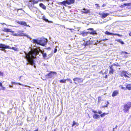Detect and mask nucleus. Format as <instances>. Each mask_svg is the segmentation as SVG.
I'll return each instance as SVG.
<instances>
[{"label": "nucleus", "instance_id": "b1692460", "mask_svg": "<svg viewBox=\"0 0 131 131\" xmlns=\"http://www.w3.org/2000/svg\"><path fill=\"white\" fill-rule=\"evenodd\" d=\"M6 89V88L3 86L2 83L0 82V90H4Z\"/></svg>", "mask_w": 131, "mask_h": 131}, {"label": "nucleus", "instance_id": "37998d69", "mask_svg": "<svg viewBox=\"0 0 131 131\" xmlns=\"http://www.w3.org/2000/svg\"><path fill=\"white\" fill-rule=\"evenodd\" d=\"M121 88L122 89L124 90H126V87L125 88V87H124L122 86V85H121Z\"/></svg>", "mask_w": 131, "mask_h": 131}, {"label": "nucleus", "instance_id": "4c0bfd02", "mask_svg": "<svg viewBox=\"0 0 131 131\" xmlns=\"http://www.w3.org/2000/svg\"><path fill=\"white\" fill-rule=\"evenodd\" d=\"M12 84H19L20 85H22L21 84L19 83H15V82H12Z\"/></svg>", "mask_w": 131, "mask_h": 131}, {"label": "nucleus", "instance_id": "c03bdc74", "mask_svg": "<svg viewBox=\"0 0 131 131\" xmlns=\"http://www.w3.org/2000/svg\"><path fill=\"white\" fill-rule=\"evenodd\" d=\"M0 76H3V72L0 71Z\"/></svg>", "mask_w": 131, "mask_h": 131}, {"label": "nucleus", "instance_id": "aec40b11", "mask_svg": "<svg viewBox=\"0 0 131 131\" xmlns=\"http://www.w3.org/2000/svg\"><path fill=\"white\" fill-rule=\"evenodd\" d=\"M75 0H67L68 4V5L74 4L75 3Z\"/></svg>", "mask_w": 131, "mask_h": 131}, {"label": "nucleus", "instance_id": "a211bd4d", "mask_svg": "<svg viewBox=\"0 0 131 131\" xmlns=\"http://www.w3.org/2000/svg\"><path fill=\"white\" fill-rule=\"evenodd\" d=\"M91 41L90 40L87 41L83 43V45L85 46H88L91 45Z\"/></svg>", "mask_w": 131, "mask_h": 131}, {"label": "nucleus", "instance_id": "412c9836", "mask_svg": "<svg viewBox=\"0 0 131 131\" xmlns=\"http://www.w3.org/2000/svg\"><path fill=\"white\" fill-rule=\"evenodd\" d=\"M93 118L94 119H97L100 118V116L96 114H94L93 115Z\"/></svg>", "mask_w": 131, "mask_h": 131}, {"label": "nucleus", "instance_id": "f257e3e1", "mask_svg": "<svg viewBox=\"0 0 131 131\" xmlns=\"http://www.w3.org/2000/svg\"><path fill=\"white\" fill-rule=\"evenodd\" d=\"M39 51L42 54L44 53L43 51H42L39 49V50L38 48H34L31 50L28 53H26V58L27 59L28 62L31 65H33L35 68L36 66L35 63L34 62L33 59L36 58V55L39 54Z\"/></svg>", "mask_w": 131, "mask_h": 131}, {"label": "nucleus", "instance_id": "2f4dec72", "mask_svg": "<svg viewBox=\"0 0 131 131\" xmlns=\"http://www.w3.org/2000/svg\"><path fill=\"white\" fill-rule=\"evenodd\" d=\"M66 79L61 80L59 82L61 83H66Z\"/></svg>", "mask_w": 131, "mask_h": 131}, {"label": "nucleus", "instance_id": "4be33fe9", "mask_svg": "<svg viewBox=\"0 0 131 131\" xmlns=\"http://www.w3.org/2000/svg\"><path fill=\"white\" fill-rule=\"evenodd\" d=\"M39 6L43 9L46 10V7L42 3H40Z\"/></svg>", "mask_w": 131, "mask_h": 131}, {"label": "nucleus", "instance_id": "680f3d73", "mask_svg": "<svg viewBox=\"0 0 131 131\" xmlns=\"http://www.w3.org/2000/svg\"><path fill=\"white\" fill-rule=\"evenodd\" d=\"M80 0H76V2H77L78 1H79Z\"/></svg>", "mask_w": 131, "mask_h": 131}, {"label": "nucleus", "instance_id": "6e6d98bb", "mask_svg": "<svg viewBox=\"0 0 131 131\" xmlns=\"http://www.w3.org/2000/svg\"><path fill=\"white\" fill-rule=\"evenodd\" d=\"M106 5V4H103L102 6V7H104Z\"/></svg>", "mask_w": 131, "mask_h": 131}, {"label": "nucleus", "instance_id": "c9c22d12", "mask_svg": "<svg viewBox=\"0 0 131 131\" xmlns=\"http://www.w3.org/2000/svg\"><path fill=\"white\" fill-rule=\"evenodd\" d=\"M42 56L44 59H45L47 57V54L46 53H44L43 54H42Z\"/></svg>", "mask_w": 131, "mask_h": 131}, {"label": "nucleus", "instance_id": "f8f14e48", "mask_svg": "<svg viewBox=\"0 0 131 131\" xmlns=\"http://www.w3.org/2000/svg\"><path fill=\"white\" fill-rule=\"evenodd\" d=\"M82 14H87L90 13V10L85 8H83L81 11Z\"/></svg>", "mask_w": 131, "mask_h": 131}, {"label": "nucleus", "instance_id": "79ce46f5", "mask_svg": "<svg viewBox=\"0 0 131 131\" xmlns=\"http://www.w3.org/2000/svg\"><path fill=\"white\" fill-rule=\"evenodd\" d=\"M43 19L45 20L46 22H49L48 20L47 19H46L45 17H43Z\"/></svg>", "mask_w": 131, "mask_h": 131}, {"label": "nucleus", "instance_id": "864d4df0", "mask_svg": "<svg viewBox=\"0 0 131 131\" xmlns=\"http://www.w3.org/2000/svg\"><path fill=\"white\" fill-rule=\"evenodd\" d=\"M108 40V39L106 38L105 39H103L102 40V41H105L106 40Z\"/></svg>", "mask_w": 131, "mask_h": 131}, {"label": "nucleus", "instance_id": "09e8293b", "mask_svg": "<svg viewBox=\"0 0 131 131\" xmlns=\"http://www.w3.org/2000/svg\"><path fill=\"white\" fill-rule=\"evenodd\" d=\"M102 113V112L100 111H99L98 112V113L99 114H101V113Z\"/></svg>", "mask_w": 131, "mask_h": 131}, {"label": "nucleus", "instance_id": "ddd939ff", "mask_svg": "<svg viewBox=\"0 0 131 131\" xmlns=\"http://www.w3.org/2000/svg\"><path fill=\"white\" fill-rule=\"evenodd\" d=\"M109 67L110 69V70L109 71V73L110 74H113L114 72L115 71V70L113 69L112 66H109Z\"/></svg>", "mask_w": 131, "mask_h": 131}, {"label": "nucleus", "instance_id": "7ed1b4c3", "mask_svg": "<svg viewBox=\"0 0 131 131\" xmlns=\"http://www.w3.org/2000/svg\"><path fill=\"white\" fill-rule=\"evenodd\" d=\"M42 1L41 0H30L27 4L28 7L30 9L33 8H36V7L34 6V4H37L39 2Z\"/></svg>", "mask_w": 131, "mask_h": 131}, {"label": "nucleus", "instance_id": "0eeeda50", "mask_svg": "<svg viewBox=\"0 0 131 131\" xmlns=\"http://www.w3.org/2000/svg\"><path fill=\"white\" fill-rule=\"evenodd\" d=\"M87 30H89L88 32L89 34H92L93 35H96L97 34L96 32V31L94 30L93 28H90L87 29Z\"/></svg>", "mask_w": 131, "mask_h": 131}, {"label": "nucleus", "instance_id": "473e14b6", "mask_svg": "<svg viewBox=\"0 0 131 131\" xmlns=\"http://www.w3.org/2000/svg\"><path fill=\"white\" fill-rule=\"evenodd\" d=\"M102 100V97L101 96H99L98 97V103H99Z\"/></svg>", "mask_w": 131, "mask_h": 131}, {"label": "nucleus", "instance_id": "e433bc0d", "mask_svg": "<svg viewBox=\"0 0 131 131\" xmlns=\"http://www.w3.org/2000/svg\"><path fill=\"white\" fill-rule=\"evenodd\" d=\"M124 4L125 7L126 6H130V3H124Z\"/></svg>", "mask_w": 131, "mask_h": 131}, {"label": "nucleus", "instance_id": "20e7f679", "mask_svg": "<svg viewBox=\"0 0 131 131\" xmlns=\"http://www.w3.org/2000/svg\"><path fill=\"white\" fill-rule=\"evenodd\" d=\"M131 108V102H128L126 103L123 106V111L124 113H128L129 110Z\"/></svg>", "mask_w": 131, "mask_h": 131}, {"label": "nucleus", "instance_id": "58836bf2", "mask_svg": "<svg viewBox=\"0 0 131 131\" xmlns=\"http://www.w3.org/2000/svg\"><path fill=\"white\" fill-rule=\"evenodd\" d=\"M66 80H67L69 82L71 83H72V81L69 78H67L66 79Z\"/></svg>", "mask_w": 131, "mask_h": 131}, {"label": "nucleus", "instance_id": "603ef678", "mask_svg": "<svg viewBox=\"0 0 131 131\" xmlns=\"http://www.w3.org/2000/svg\"><path fill=\"white\" fill-rule=\"evenodd\" d=\"M95 5L97 7H99L100 6L98 4H95Z\"/></svg>", "mask_w": 131, "mask_h": 131}, {"label": "nucleus", "instance_id": "f03ea898", "mask_svg": "<svg viewBox=\"0 0 131 131\" xmlns=\"http://www.w3.org/2000/svg\"><path fill=\"white\" fill-rule=\"evenodd\" d=\"M33 42L34 43H36L43 46H44L47 44V39L44 38H40L39 40L33 39Z\"/></svg>", "mask_w": 131, "mask_h": 131}, {"label": "nucleus", "instance_id": "39448f33", "mask_svg": "<svg viewBox=\"0 0 131 131\" xmlns=\"http://www.w3.org/2000/svg\"><path fill=\"white\" fill-rule=\"evenodd\" d=\"M0 48H2L3 50H4L5 49H12L15 51L18 50L15 47H10L2 43L0 44Z\"/></svg>", "mask_w": 131, "mask_h": 131}, {"label": "nucleus", "instance_id": "f3484780", "mask_svg": "<svg viewBox=\"0 0 131 131\" xmlns=\"http://www.w3.org/2000/svg\"><path fill=\"white\" fill-rule=\"evenodd\" d=\"M2 30L4 32H10L13 33L14 32V31H12L11 29L7 28H4V29H3Z\"/></svg>", "mask_w": 131, "mask_h": 131}, {"label": "nucleus", "instance_id": "4468645a", "mask_svg": "<svg viewBox=\"0 0 131 131\" xmlns=\"http://www.w3.org/2000/svg\"><path fill=\"white\" fill-rule=\"evenodd\" d=\"M99 15L101 16V17L102 18H106L109 15V14L108 13H103L102 14L100 13Z\"/></svg>", "mask_w": 131, "mask_h": 131}, {"label": "nucleus", "instance_id": "9b49d317", "mask_svg": "<svg viewBox=\"0 0 131 131\" xmlns=\"http://www.w3.org/2000/svg\"><path fill=\"white\" fill-rule=\"evenodd\" d=\"M119 93V90H114L112 93V96L113 97L117 96L118 94Z\"/></svg>", "mask_w": 131, "mask_h": 131}, {"label": "nucleus", "instance_id": "a19ab883", "mask_svg": "<svg viewBox=\"0 0 131 131\" xmlns=\"http://www.w3.org/2000/svg\"><path fill=\"white\" fill-rule=\"evenodd\" d=\"M67 29H68L70 30L71 32H73V31L74 30V29H72V28H67Z\"/></svg>", "mask_w": 131, "mask_h": 131}, {"label": "nucleus", "instance_id": "0e129e2a", "mask_svg": "<svg viewBox=\"0 0 131 131\" xmlns=\"http://www.w3.org/2000/svg\"><path fill=\"white\" fill-rule=\"evenodd\" d=\"M115 128H113V131H114V129H115Z\"/></svg>", "mask_w": 131, "mask_h": 131}, {"label": "nucleus", "instance_id": "f704fd0d", "mask_svg": "<svg viewBox=\"0 0 131 131\" xmlns=\"http://www.w3.org/2000/svg\"><path fill=\"white\" fill-rule=\"evenodd\" d=\"M106 102L107 103L106 104V105L103 106V107H107L108 105L109 104V103L108 101H107Z\"/></svg>", "mask_w": 131, "mask_h": 131}, {"label": "nucleus", "instance_id": "c756f323", "mask_svg": "<svg viewBox=\"0 0 131 131\" xmlns=\"http://www.w3.org/2000/svg\"><path fill=\"white\" fill-rule=\"evenodd\" d=\"M107 113H103L102 114H101L100 115V116L101 117H104V116H105L106 115L108 114Z\"/></svg>", "mask_w": 131, "mask_h": 131}, {"label": "nucleus", "instance_id": "5701e85b", "mask_svg": "<svg viewBox=\"0 0 131 131\" xmlns=\"http://www.w3.org/2000/svg\"><path fill=\"white\" fill-rule=\"evenodd\" d=\"M18 34L19 36H23L24 35V34L23 32V31H21L20 30H19L18 31Z\"/></svg>", "mask_w": 131, "mask_h": 131}, {"label": "nucleus", "instance_id": "774afa93", "mask_svg": "<svg viewBox=\"0 0 131 131\" xmlns=\"http://www.w3.org/2000/svg\"><path fill=\"white\" fill-rule=\"evenodd\" d=\"M4 24H4V23H2V25Z\"/></svg>", "mask_w": 131, "mask_h": 131}, {"label": "nucleus", "instance_id": "5fc2aeb1", "mask_svg": "<svg viewBox=\"0 0 131 131\" xmlns=\"http://www.w3.org/2000/svg\"><path fill=\"white\" fill-rule=\"evenodd\" d=\"M23 76H21L19 77V80L20 81L21 80V77H23Z\"/></svg>", "mask_w": 131, "mask_h": 131}, {"label": "nucleus", "instance_id": "13d9d810", "mask_svg": "<svg viewBox=\"0 0 131 131\" xmlns=\"http://www.w3.org/2000/svg\"><path fill=\"white\" fill-rule=\"evenodd\" d=\"M129 35L130 36H131V32L129 34Z\"/></svg>", "mask_w": 131, "mask_h": 131}, {"label": "nucleus", "instance_id": "423d86ee", "mask_svg": "<svg viewBox=\"0 0 131 131\" xmlns=\"http://www.w3.org/2000/svg\"><path fill=\"white\" fill-rule=\"evenodd\" d=\"M120 76L123 77H124L125 78H130V77L128 75H129L128 73V72L124 70H123L120 72Z\"/></svg>", "mask_w": 131, "mask_h": 131}, {"label": "nucleus", "instance_id": "49530a36", "mask_svg": "<svg viewBox=\"0 0 131 131\" xmlns=\"http://www.w3.org/2000/svg\"><path fill=\"white\" fill-rule=\"evenodd\" d=\"M57 48H56L54 49V53H55L57 52Z\"/></svg>", "mask_w": 131, "mask_h": 131}, {"label": "nucleus", "instance_id": "e2e57ef3", "mask_svg": "<svg viewBox=\"0 0 131 131\" xmlns=\"http://www.w3.org/2000/svg\"><path fill=\"white\" fill-rule=\"evenodd\" d=\"M117 125H116V126L115 128H115L116 129L117 128Z\"/></svg>", "mask_w": 131, "mask_h": 131}, {"label": "nucleus", "instance_id": "a18cd8bd", "mask_svg": "<svg viewBox=\"0 0 131 131\" xmlns=\"http://www.w3.org/2000/svg\"><path fill=\"white\" fill-rule=\"evenodd\" d=\"M17 13H18V12L19 10H22V11H23V10L21 8L19 9H17Z\"/></svg>", "mask_w": 131, "mask_h": 131}, {"label": "nucleus", "instance_id": "c85d7f7f", "mask_svg": "<svg viewBox=\"0 0 131 131\" xmlns=\"http://www.w3.org/2000/svg\"><path fill=\"white\" fill-rule=\"evenodd\" d=\"M91 41V45H97V42H98V41L97 40L96 41V42L95 41Z\"/></svg>", "mask_w": 131, "mask_h": 131}, {"label": "nucleus", "instance_id": "6e6552de", "mask_svg": "<svg viewBox=\"0 0 131 131\" xmlns=\"http://www.w3.org/2000/svg\"><path fill=\"white\" fill-rule=\"evenodd\" d=\"M57 74L56 72L50 71L49 73L46 74V77L47 78H51L53 77V74Z\"/></svg>", "mask_w": 131, "mask_h": 131}, {"label": "nucleus", "instance_id": "052dcab7", "mask_svg": "<svg viewBox=\"0 0 131 131\" xmlns=\"http://www.w3.org/2000/svg\"><path fill=\"white\" fill-rule=\"evenodd\" d=\"M104 77L105 78H107V75H105V76Z\"/></svg>", "mask_w": 131, "mask_h": 131}, {"label": "nucleus", "instance_id": "cd10ccee", "mask_svg": "<svg viewBox=\"0 0 131 131\" xmlns=\"http://www.w3.org/2000/svg\"><path fill=\"white\" fill-rule=\"evenodd\" d=\"M110 66H112V67H113L114 66H116V67H118V66L120 67V65H119L118 63L117 62L116 63H114L112 64Z\"/></svg>", "mask_w": 131, "mask_h": 131}, {"label": "nucleus", "instance_id": "4d7b16f0", "mask_svg": "<svg viewBox=\"0 0 131 131\" xmlns=\"http://www.w3.org/2000/svg\"><path fill=\"white\" fill-rule=\"evenodd\" d=\"M38 128H37V129L36 130H34V131H38Z\"/></svg>", "mask_w": 131, "mask_h": 131}, {"label": "nucleus", "instance_id": "72a5a7b5", "mask_svg": "<svg viewBox=\"0 0 131 131\" xmlns=\"http://www.w3.org/2000/svg\"><path fill=\"white\" fill-rule=\"evenodd\" d=\"M121 53L122 54H129V53H128L126 51H122L121 52Z\"/></svg>", "mask_w": 131, "mask_h": 131}, {"label": "nucleus", "instance_id": "9d476101", "mask_svg": "<svg viewBox=\"0 0 131 131\" xmlns=\"http://www.w3.org/2000/svg\"><path fill=\"white\" fill-rule=\"evenodd\" d=\"M105 34L107 35H110L112 36H117L119 37H122V35H121L116 33L114 34L112 33H111L107 31H106L105 32Z\"/></svg>", "mask_w": 131, "mask_h": 131}, {"label": "nucleus", "instance_id": "8fccbe9b", "mask_svg": "<svg viewBox=\"0 0 131 131\" xmlns=\"http://www.w3.org/2000/svg\"><path fill=\"white\" fill-rule=\"evenodd\" d=\"M120 7L121 8H123L124 7H125V6H124V4H123V5H121V6H120Z\"/></svg>", "mask_w": 131, "mask_h": 131}, {"label": "nucleus", "instance_id": "bf43d9fd", "mask_svg": "<svg viewBox=\"0 0 131 131\" xmlns=\"http://www.w3.org/2000/svg\"><path fill=\"white\" fill-rule=\"evenodd\" d=\"M47 49H48L50 50L51 49V48L50 47H48V48H47Z\"/></svg>", "mask_w": 131, "mask_h": 131}, {"label": "nucleus", "instance_id": "de8ad7c7", "mask_svg": "<svg viewBox=\"0 0 131 131\" xmlns=\"http://www.w3.org/2000/svg\"><path fill=\"white\" fill-rule=\"evenodd\" d=\"M92 112L94 113H97L96 111L95 110H93L92 111Z\"/></svg>", "mask_w": 131, "mask_h": 131}, {"label": "nucleus", "instance_id": "7c9ffc66", "mask_svg": "<svg viewBox=\"0 0 131 131\" xmlns=\"http://www.w3.org/2000/svg\"><path fill=\"white\" fill-rule=\"evenodd\" d=\"M79 124L75 122L74 121H73V124L72 125V126L73 127L75 125H76L77 126H78L79 125Z\"/></svg>", "mask_w": 131, "mask_h": 131}, {"label": "nucleus", "instance_id": "dca6fc26", "mask_svg": "<svg viewBox=\"0 0 131 131\" xmlns=\"http://www.w3.org/2000/svg\"><path fill=\"white\" fill-rule=\"evenodd\" d=\"M58 3L59 5H63L65 6L66 5V4L68 5V3L67 0L64 1L62 2H58Z\"/></svg>", "mask_w": 131, "mask_h": 131}, {"label": "nucleus", "instance_id": "393cba45", "mask_svg": "<svg viewBox=\"0 0 131 131\" xmlns=\"http://www.w3.org/2000/svg\"><path fill=\"white\" fill-rule=\"evenodd\" d=\"M89 34L88 32H83L81 33V34L83 37L87 35L88 34Z\"/></svg>", "mask_w": 131, "mask_h": 131}, {"label": "nucleus", "instance_id": "338daca9", "mask_svg": "<svg viewBox=\"0 0 131 131\" xmlns=\"http://www.w3.org/2000/svg\"><path fill=\"white\" fill-rule=\"evenodd\" d=\"M128 57L127 56H125V58H126V57Z\"/></svg>", "mask_w": 131, "mask_h": 131}, {"label": "nucleus", "instance_id": "1a4fd4ad", "mask_svg": "<svg viewBox=\"0 0 131 131\" xmlns=\"http://www.w3.org/2000/svg\"><path fill=\"white\" fill-rule=\"evenodd\" d=\"M73 80L74 81V83L76 84H77V83H82L83 81V80L82 79L78 77L73 78Z\"/></svg>", "mask_w": 131, "mask_h": 131}, {"label": "nucleus", "instance_id": "6ab92c4d", "mask_svg": "<svg viewBox=\"0 0 131 131\" xmlns=\"http://www.w3.org/2000/svg\"><path fill=\"white\" fill-rule=\"evenodd\" d=\"M126 90L127 89L129 90H131V84H127L126 86Z\"/></svg>", "mask_w": 131, "mask_h": 131}, {"label": "nucleus", "instance_id": "ea45409f", "mask_svg": "<svg viewBox=\"0 0 131 131\" xmlns=\"http://www.w3.org/2000/svg\"><path fill=\"white\" fill-rule=\"evenodd\" d=\"M24 36H26L27 37V38H28L30 39V38L29 37V35H26L25 34H24Z\"/></svg>", "mask_w": 131, "mask_h": 131}, {"label": "nucleus", "instance_id": "a878e982", "mask_svg": "<svg viewBox=\"0 0 131 131\" xmlns=\"http://www.w3.org/2000/svg\"><path fill=\"white\" fill-rule=\"evenodd\" d=\"M115 41L120 43L121 44L123 45L124 44V42L122 41L121 40V39H118L115 40Z\"/></svg>", "mask_w": 131, "mask_h": 131}, {"label": "nucleus", "instance_id": "bb28decb", "mask_svg": "<svg viewBox=\"0 0 131 131\" xmlns=\"http://www.w3.org/2000/svg\"><path fill=\"white\" fill-rule=\"evenodd\" d=\"M115 41L120 43L121 44L123 45L124 44V42L122 41L121 40V39H118L115 40Z\"/></svg>", "mask_w": 131, "mask_h": 131}, {"label": "nucleus", "instance_id": "3c124183", "mask_svg": "<svg viewBox=\"0 0 131 131\" xmlns=\"http://www.w3.org/2000/svg\"><path fill=\"white\" fill-rule=\"evenodd\" d=\"M14 35L15 36H19V35L18 34H14Z\"/></svg>", "mask_w": 131, "mask_h": 131}, {"label": "nucleus", "instance_id": "2eb2a0df", "mask_svg": "<svg viewBox=\"0 0 131 131\" xmlns=\"http://www.w3.org/2000/svg\"><path fill=\"white\" fill-rule=\"evenodd\" d=\"M17 23L19 25H24L26 26H28L27 24L26 23L25 21H17Z\"/></svg>", "mask_w": 131, "mask_h": 131}, {"label": "nucleus", "instance_id": "69168bd1", "mask_svg": "<svg viewBox=\"0 0 131 131\" xmlns=\"http://www.w3.org/2000/svg\"><path fill=\"white\" fill-rule=\"evenodd\" d=\"M46 118H47V117H46L45 121H46Z\"/></svg>", "mask_w": 131, "mask_h": 131}]
</instances>
